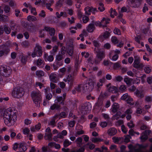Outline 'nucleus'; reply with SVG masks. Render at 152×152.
Instances as JSON below:
<instances>
[{
	"mask_svg": "<svg viewBox=\"0 0 152 152\" xmlns=\"http://www.w3.org/2000/svg\"><path fill=\"white\" fill-rule=\"evenodd\" d=\"M49 77L50 80L54 83H56L57 81V76L54 73H51L49 75Z\"/></svg>",
	"mask_w": 152,
	"mask_h": 152,
	"instance_id": "dca6fc26",
	"label": "nucleus"
},
{
	"mask_svg": "<svg viewBox=\"0 0 152 152\" xmlns=\"http://www.w3.org/2000/svg\"><path fill=\"white\" fill-rule=\"evenodd\" d=\"M12 69L9 66H4L0 67V80H1L2 76L5 77H8L12 73Z\"/></svg>",
	"mask_w": 152,
	"mask_h": 152,
	"instance_id": "7ed1b4c3",
	"label": "nucleus"
},
{
	"mask_svg": "<svg viewBox=\"0 0 152 152\" xmlns=\"http://www.w3.org/2000/svg\"><path fill=\"white\" fill-rule=\"evenodd\" d=\"M90 7H87L85 8V15H89L91 14Z\"/></svg>",
	"mask_w": 152,
	"mask_h": 152,
	"instance_id": "e433bc0d",
	"label": "nucleus"
},
{
	"mask_svg": "<svg viewBox=\"0 0 152 152\" xmlns=\"http://www.w3.org/2000/svg\"><path fill=\"white\" fill-rule=\"evenodd\" d=\"M89 20V18L86 15H84L83 18V21L84 23H86L88 22Z\"/></svg>",
	"mask_w": 152,
	"mask_h": 152,
	"instance_id": "680f3d73",
	"label": "nucleus"
},
{
	"mask_svg": "<svg viewBox=\"0 0 152 152\" xmlns=\"http://www.w3.org/2000/svg\"><path fill=\"white\" fill-rule=\"evenodd\" d=\"M119 90L122 92H124L125 91L126 89V87L124 85H121L119 88Z\"/></svg>",
	"mask_w": 152,
	"mask_h": 152,
	"instance_id": "338daca9",
	"label": "nucleus"
},
{
	"mask_svg": "<svg viewBox=\"0 0 152 152\" xmlns=\"http://www.w3.org/2000/svg\"><path fill=\"white\" fill-rule=\"evenodd\" d=\"M118 97L117 95H112L110 98L111 100L113 102L116 101L117 100Z\"/></svg>",
	"mask_w": 152,
	"mask_h": 152,
	"instance_id": "4d7b16f0",
	"label": "nucleus"
},
{
	"mask_svg": "<svg viewBox=\"0 0 152 152\" xmlns=\"http://www.w3.org/2000/svg\"><path fill=\"white\" fill-rule=\"evenodd\" d=\"M64 100L62 96H57L55 100V102L56 103L59 102L61 104H63L64 102L63 101Z\"/></svg>",
	"mask_w": 152,
	"mask_h": 152,
	"instance_id": "cd10ccee",
	"label": "nucleus"
},
{
	"mask_svg": "<svg viewBox=\"0 0 152 152\" xmlns=\"http://www.w3.org/2000/svg\"><path fill=\"white\" fill-rule=\"evenodd\" d=\"M21 45L22 47L25 48H28L30 45V43L27 41H25L22 42Z\"/></svg>",
	"mask_w": 152,
	"mask_h": 152,
	"instance_id": "7c9ffc66",
	"label": "nucleus"
},
{
	"mask_svg": "<svg viewBox=\"0 0 152 152\" xmlns=\"http://www.w3.org/2000/svg\"><path fill=\"white\" fill-rule=\"evenodd\" d=\"M113 32L115 34L118 35H121V32L120 30L117 28H115L113 30Z\"/></svg>",
	"mask_w": 152,
	"mask_h": 152,
	"instance_id": "a19ab883",
	"label": "nucleus"
},
{
	"mask_svg": "<svg viewBox=\"0 0 152 152\" xmlns=\"http://www.w3.org/2000/svg\"><path fill=\"white\" fill-rule=\"evenodd\" d=\"M129 95L127 93H126L123 94L121 98V99L123 100H125L127 99L129 97Z\"/></svg>",
	"mask_w": 152,
	"mask_h": 152,
	"instance_id": "3c124183",
	"label": "nucleus"
},
{
	"mask_svg": "<svg viewBox=\"0 0 152 152\" xmlns=\"http://www.w3.org/2000/svg\"><path fill=\"white\" fill-rule=\"evenodd\" d=\"M95 27L92 22L90 23L86 28L87 31L89 32H92L95 29Z\"/></svg>",
	"mask_w": 152,
	"mask_h": 152,
	"instance_id": "2eb2a0df",
	"label": "nucleus"
},
{
	"mask_svg": "<svg viewBox=\"0 0 152 152\" xmlns=\"http://www.w3.org/2000/svg\"><path fill=\"white\" fill-rule=\"evenodd\" d=\"M84 84H80L76 86L75 88V90L79 92H84L86 90V86Z\"/></svg>",
	"mask_w": 152,
	"mask_h": 152,
	"instance_id": "6e6552de",
	"label": "nucleus"
},
{
	"mask_svg": "<svg viewBox=\"0 0 152 152\" xmlns=\"http://www.w3.org/2000/svg\"><path fill=\"white\" fill-rule=\"evenodd\" d=\"M36 75L39 77H40L44 76L45 75L44 72L41 70H38L36 72Z\"/></svg>",
	"mask_w": 152,
	"mask_h": 152,
	"instance_id": "f704fd0d",
	"label": "nucleus"
},
{
	"mask_svg": "<svg viewBox=\"0 0 152 152\" xmlns=\"http://www.w3.org/2000/svg\"><path fill=\"white\" fill-rule=\"evenodd\" d=\"M96 56L102 60L105 57V53L102 50H99L97 52Z\"/></svg>",
	"mask_w": 152,
	"mask_h": 152,
	"instance_id": "a211bd4d",
	"label": "nucleus"
},
{
	"mask_svg": "<svg viewBox=\"0 0 152 152\" xmlns=\"http://www.w3.org/2000/svg\"><path fill=\"white\" fill-rule=\"evenodd\" d=\"M27 18L28 20L30 21H35L37 20V19L35 17L31 15H28Z\"/></svg>",
	"mask_w": 152,
	"mask_h": 152,
	"instance_id": "58836bf2",
	"label": "nucleus"
},
{
	"mask_svg": "<svg viewBox=\"0 0 152 152\" xmlns=\"http://www.w3.org/2000/svg\"><path fill=\"white\" fill-rule=\"evenodd\" d=\"M74 79L75 77L74 76L69 75L66 78L63 79V80L66 82H67L70 86H72L74 84Z\"/></svg>",
	"mask_w": 152,
	"mask_h": 152,
	"instance_id": "0eeeda50",
	"label": "nucleus"
},
{
	"mask_svg": "<svg viewBox=\"0 0 152 152\" xmlns=\"http://www.w3.org/2000/svg\"><path fill=\"white\" fill-rule=\"evenodd\" d=\"M111 41L114 44H116L118 42L117 38L115 37H113L111 38Z\"/></svg>",
	"mask_w": 152,
	"mask_h": 152,
	"instance_id": "774afa93",
	"label": "nucleus"
},
{
	"mask_svg": "<svg viewBox=\"0 0 152 152\" xmlns=\"http://www.w3.org/2000/svg\"><path fill=\"white\" fill-rule=\"evenodd\" d=\"M30 9L31 10V14L34 15H37V13L36 11V10L35 8L32 7Z\"/></svg>",
	"mask_w": 152,
	"mask_h": 152,
	"instance_id": "e2e57ef3",
	"label": "nucleus"
},
{
	"mask_svg": "<svg viewBox=\"0 0 152 152\" xmlns=\"http://www.w3.org/2000/svg\"><path fill=\"white\" fill-rule=\"evenodd\" d=\"M45 30L46 31H48L49 32V34L51 36L53 35L55 33V30L54 28H51L50 27L46 26L44 28V29L43 30V31Z\"/></svg>",
	"mask_w": 152,
	"mask_h": 152,
	"instance_id": "4468645a",
	"label": "nucleus"
},
{
	"mask_svg": "<svg viewBox=\"0 0 152 152\" xmlns=\"http://www.w3.org/2000/svg\"><path fill=\"white\" fill-rule=\"evenodd\" d=\"M74 45L73 44L72 42L70 43V44L68 45V47L67 48L66 52L68 55L70 56H72L74 53Z\"/></svg>",
	"mask_w": 152,
	"mask_h": 152,
	"instance_id": "f8f14e48",
	"label": "nucleus"
},
{
	"mask_svg": "<svg viewBox=\"0 0 152 152\" xmlns=\"http://www.w3.org/2000/svg\"><path fill=\"white\" fill-rule=\"evenodd\" d=\"M123 79V77L120 76L118 75L115 76L113 79V80L115 82H120Z\"/></svg>",
	"mask_w": 152,
	"mask_h": 152,
	"instance_id": "2f4dec72",
	"label": "nucleus"
},
{
	"mask_svg": "<svg viewBox=\"0 0 152 152\" xmlns=\"http://www.w3.org/2000/svg\"><path fill=\"white\" fill-rule=\"evenodd\" d=\"M4 9L5 12L7 13L10 12V8L8 6L5 5L4 7Z\"/></svg>",
	"mask_w": 152,
	"mask_h": 152,
	"instance_id": "bf43d9fd",
	"label": "nucleus"
},
{
	"mask_svg": "<svg viewBox=\"0 0 152 152\" xmlns=\"http://www.w3.org/2000/svg\"><path fill=\"white\" fill-rule=\"evenodd\" d=\"M110 35V34L109 32L105 31L100 36V37L102 39H106L109 37Z\"/></svg>",
	"mask_w": 152,
	"mask_h": 152,
	"instance_id": "a878e982",
	"label": "nucleus"
},
{
	"mask_svg": "<svg viewBox=\"0 0 152 152\" xmlns=\"http://www.w3.org/2000/svg\"><path fill=\"white\" fill-rule=\"evenodd\" d=\"M119 107V104L118 103L114 102L111 108V111L113 113H115L118 110Z\"/></svg>",
	"mask_w": 152,
	"mask_h": 152,
	"instance_id": "ddd939ff",
	"label": "nucleus"
},
{
	"mask_svg": "<svg viewBox=\"0 0 152 152\" xmlns=\"http://www.w3.org/2000/svg\"><path fill=\"white\" fill-rule=\"evenodd\" d=\"M141 0H127L128 6L133 7H136L139 6Z\"/></svg>",
	"mask_w": 152,
	"mask_h": 152,
	"instance_id": "423d86ee",
	"label": "nucleus"
},
{
	"mask_svg": "<svg viewBox=\"0 0 152 152\" xmlns=\"http://www.w3.org/2000/svg\"><path fill=\"white\" fill-rule=\"evenodd\" d=\"M60 107V106L59 105L56 104H54L51 106L50 109L52 110H58L59 109Z\"/></svg>",
	"mask_w": 152,
	"mask_h": 152,
	"instance_id": "473e14b6",
	"label": "nucleus"
},
{
	"mask_svg": "<svg viewBox=\"0 0 152 152\" xmlns=\"http://www.w3.org/2000/svg\"><path fill=\"white\" fill-rule=\"evenodd\" d=\"M98 9L100 12H103L105 10L103 4L102 3H100L99 4Z\"/></svg>",
	"mask_w": 152,
	"mask_h": 152,
	"instance_id": "79ce46f5",
	"label": "nucleus"
},
{
	"mask_svg": "<svg viewBox=\"0 0 152 152\" xmlns=\"http://www.w3.org/2000/svg\"><path fill=\"white\" fill-rule=\"evenodd\" d=\"M110 16L113 18L115 16L117 15V13L115 10H113L112 8H111L110 11Z\"/></svg>",
	"mask_w": 152,
	"mask_h": 152,
	"instance_id": "c756f323",
	"label": "nucleus"
},
{
	"mask_svg": "<svg viewBox=\"0 0 152 152\" xmlns=\"http://www.w3.org/2000/svg\"><path fill=\"white\" fill-rule=\"evenodd\" d=\"M42 54V47L39 44L37 43L36 44L34 48V52L31 54L32 57L34 58L36 56L40 57Z\"/></svg>",
	"mask_w": 152,
	"mask_h": 152,
	"instance_id": "39448f33",
	"label": "nucleus"
},
{
	"mask_svg": "<svg viewBox=\"0 0 152 152\" xmlns=\"http://www.w3.org/2000/svg\"><path fill=\"white\" fill-rule=\"evenodd\" d=\"M140 138L142 141H144L148 139V136L145 133H143Z\"/></svg>",
	"mask_w": 152,
	"mask_h": 152,
	"instance_id": "6e6d98bb",
	"label": "nucleus"
},
{
	"mask_svg": "<svg viewBox=\"0 0 152 152\" xmlns=\"http://www.w3.org/2000/svg\"><path fill=\"white\" fill-rule=\"evenodd\" d=\"M10 26L12 30H15V29L16 24L14 20H10Z\"/></svg>",
	"mask_w": 152,
	"mask_h": 152,
	"instance_id": "72a5a7b5",
	"label": "nucleus"
},
{
	"mask_svg": "<svg viewBox=\"0 0 152 152\" xmlns=\"http://www.w3.org/2000/svg\"><path fill=\"white\" fill-rule=\"evenodd\" d=\"M49 88H47L45 89V92L46 94V99L49 101L50 99L52 98V96L51 93H48V91L49 90Z\"/></svg>",
	"mask_w": 152,
	"mask_h": 152,
	"instance_id": "aec40b11",
	"label": "nucleus"
},
{
	"mask_svg": "<svg viewBox=\"0 0 152 152\" xmlns=\"http://www.w3.org/2000/svg\"><path fill=\"white\" fill-rule=\"evenodd\" d=\"M133 99L132 98L129 96V97L127 98V102L129 104L131 105H134V102H133Z\"/></svg>",
	"mask_w": 152,
	"mask_h": 152,
	"instance_id": "ea45409f",
	"label": "nucleus"
},
{
	"mask_svg": "<svg viewBox=\"0 0 152 152\" xmlns=\"http://www.w3.org/2000/svg\"><path fill=\"white\" fill-rule=\"evenodd\" d=\"M152 99L151 96H147L145 97V102L147 103H151L152 102Z\"/></svg>",
	"mask_w": 152,
	"mask_h": 152,
	"instance_id": "a18cd8bd",
	"label": "nucleus"
},
{
	"mask_svg": "<svg viewBox=\"0 0 152 152\" xmlns=\"http://www.w3.org/2000/svg\"><path fill=\"white\" fill-rule=\"evenodd\" d=\"M66 52V49L65 48L64 46L61 47V48L60 51V54L64 55Z\"/></svg>",
	"mask_w": 152,
	"mask_h": 152,
	"instance_id": "69168bd1",
	"label": "nucleus"
},
{
	"mask_svg": "<svg viewBox=\"0 0 152 152\" xmlns=\"http://www.w3.org/2000/svg\"><path fill=\"white\" fill-rule=\"evenodd\" d=\"M19 149L20 151L23 152L26 151L27 149L26 144L24 143H20L19 145Z\"/></svg>",
	"mask_w": 152,
	"mask_h": 152,
	"instance_id": "393cba45",
	"label": "nucleus"
},
{
	"mask_svg": "<svg viewBox=\"0 0 152 152\" xmlns=\"http://www.w3.org/2000/svg\"><path fill=\"white\" fill-rule=\"evenodd\" d=\"M102 60L101 59L99 58V57L96 56V58L94 61V63L95 64H99Z\"/></svg>",
	"mask_w": 152,
	"mask_h": 152,
	"instance_id": "5fc2aeb1",
	"label": "nucleus"
},
{
	"mask_svg": "<svg viewBox=\"0 0 152 152\" xmlns=\"http://www.w3.org/2000/svg\"><path fill=\"white\" fill-rule=\"evenodd\" d=\"M134 94L137 96L141 98L143 97L144 96V92L141 90H137Z\"/></svg>",
	"mask_w": 152,
	"mask_h": 152,
	"instance_id": "f3484780",
	"label": "nucleus"
},
{
	"mask_svg": "<svg viewBox=\"0 0 152 152\" xmlns=\"http://www.w3.org/2000/svg\"><path fill=\"white\" fill-rule=\"evenodd\" d=\"M144 70L145 73H149L151 71V68L150 66H146L144 67Z\"/></svg>",
	"mask_w": 152,
	"mask_h": 152,
	"instance_id": "864d4df0",
	"label": "nucleus"
},
{
	"mask_svg": "<svg viewBox=\"0 0 152 152\" xmlns=\"http://www.w3.org/2000/svg\"><path fill=\"white\" fill-rule=\"evenodd\" d=\"M72 142L69 141L68 139H65L64 142V147H66L71 144Z\"/></svg>",
	"mask_w": 152,
	"mask_h": 152,
	"instance_id": "4c0bfd02",
	"label": "nucleus"
},
{
	"mask_svg": "<svg viewBox=\"0 0 152 152\" xmlns=\"http://www.w3.org/2000/svg\"><path fill=\"white\" fill-rule=\"evenodd\" d=\"M27 61V57L26 56H23L21 59V62L24 64L26 63Z\"/></svg>",
	"mask_w": 152,
	"mask_h": 152,
	"instance_id": "0e129e2a",
	"label": "nucleus"
},
{
	"mask_svg": "<svg viewBox=\"0 0 152 152\" xmlns=\"http://www.w3.org/2000/svg\"><path fill=\"white\" fill-rule=\"evenodd\" d=\"M91 140L93 142L95 143L98 142H101L103 141V139H101L99 138L93 137L92 138Z\"/></svg>",
	"mask_w": 152,
	"mask_h": 152,
	"instance_id": "c03bdc74",
	"label": "nucleus"
},
{
	"mask_svg": "<svg viewBox=\"0 0 152 152\" xmlns=\"http://www.w3.org/2000/svg\"><path fill=\"white\" fill-rule=\"evenodd\" d=\"M24 94V90L22 88L17 87L12 91V95L14 98H20L23 96Z\"/></svg>",
	"mask_w": 152,
	"mask_h": 152,
	"instance_id": "20e7f679",
	"label": "nucleus"
},
{
	"mask_svg": "<svg viewBox=\"0 0 152 152\" xmlns=\"http://www.w3.org/2000/svg\"><path fill=\"white\" fill-rule=\"evenodd\" d=\"M17 111L14 109L9 108L5 110L3 114L5 124L8 126L13 125L17 120Z\"/></svg>",
	"mask_w": 152,
	"mask_h": 152,
	"instance_id": "f257e3e1",
	"label": "nucleus"
},
{
	"mask_svg": "<svg viewBox=\"0 0 152 152\" xmlns=\"http://www.w3.org/2000/svg\"><path fill=\"white\" fill-rule=\"evenodd\" d=\"M116 129L114 128L110 129L108 131V133L110 135L113 136L115 135L117 133Z\"/></svg>",
	"mask_w": 152,
	"mask_h": 152,
	"instance_id": "412c9836",
	"label": "nucleus"
},
{
	"mask_svg": "<svg viewBox=\"0 0 152 152\" xmlns=\"http://www.w3.org/2000/svg\"><path fill=\"white\" fill-rule=\"evenodd\" d=\"M54 59V57L52 55L48 56L47 54L45 55V61H52Z\"/></svg>",
	"mask_w": 152,
	"mask_h": 152,
	"instance_id": "bb28decb",
	"label": "nucleus"
},
{
	"mask_svg": "<svg viewBox=\"0 0 152 152\" xmlns=\"http://www.w3.org/2000/svg\"><path fill=\"white\" fill-rule=\"evenodd\" d=\"M4 31L7 34H9L11 32V30L10 28H9L8 26H4Z\"/></svg>",
	"mask_w": 152,
	"mask_h": 152,
	"instance_id": "8fccbe9b",
	"label": "nucleus"
},
{
	"mask_svg": "<svg viewBox=\"0 0 152 152\" xmlns=\"http://www.w3.org/2000/svg\"><path fill=\"white\" fill-rule=\"evenodd\" d=\"M133 66L136 68H142L143 66V65L140 63V58H138L135 59L133 63Z\"/></svg>",
	"mask_w": 152,
	"mask_h": 152,
	"instance_id": "9b49d317",
	"label": "nucleus"
},
{
	"mask_svg": "<svg viewBox=\"0 0 152 152\" xmlns=\"http://www.w3.org/2000/svg\"><path fill=\"white\" fill-rule=\"evenodd\" d=\"M46 140H51L52 139V134L51 133H46L44 137Z\"/></svg>",
	"mask_w": 152,
	"mask_h": 152,
	"instance_id": "c85d7f7f",
	"label": "nucleus"
},
{
	"mask_svg": "<svg viewBox=\"0 0 152 152\" xmlns=\"http://www.w3.org/2000/svg\"><path fill=\"white\" fill-rule=\"evenodd\" d=\"M68 20V22L70 24L74 23H75V19L73 17H72L71 18H67Z\"/></svg>",
	"mask_w": 152,
	"mask_h": 152,
	"instance_id": "13d9d810",
	"label": "nucleus"
},
{
	"mask_svg": "<svg viewBox=\"0 0 152 152\" xmlns=\"http://www.w3.org/2000/svg\"><path fill=\"white\" fill-rule=\"evenodd\" d=\"M64 58V55L60 54V53H59L56 56V62H61Z\"/></svg>",
	"mask_w": 152,
	"mask_h": 152,
	"instance_id": "5701e85b",
	"label": "nucleus"
},
{
	"mask_svg": "<svg viewBox=\"0 0 152 152\" xmlns=\"http://www.w3.org/2000/svg\"><path fill=\"white\" fill-rule=\"evenodd\" d=\"M92 23H93V24L95 25L96 26H101L102 24V23L101 22H100L99 21H95L94 20H93L92 21Z\"/></svg>",
	"mask_w": 152,
	"mask_h": 152,
	"instance_id": "09e8293b",
	"label": "nucleus"
},
{
	"mask_svg": "<svg viewBox=\"0 0 152 152\" xmlns=\"http://www.w3.org/2000/svg\"><path fill=\"white\" fill-rule=\"evenodd\" d=\"M132 80V79L128 77H126L124 79V82L128 86H130L131 85Z\"/></svg>",
	"mask_w": 152,
	"mask_h": 152,
	"instance_id": "b1692460",
	"label": "nucleus"
},
{
	"mask_svg": "<svg viewBox=\"0 0 152 152\" xmlns=\"http://www.w3.org/2000/svg\"><path fill=\"white\" fill-rule=\"evenodd\" d=\"M62 65V63L61 62H56L52 65L53 69L54 70H57L59 66Z\"/></svg>",
	"mask_w": 152,
	"mask_h": 152,
	"instance_id": "6ab92c4d",
	"label": "nucleus"
},
{
	"mask_svg": "<svg viewBox=\"0 0 152 152\" xmlns=\"http://www.w3.org/2000/svg\"><path fill=\"white\" fill-rule=\"evenodd\" d=\"M58 49V48L57 46L55 45L53 47L51 52L52 54L53 55H55L56 53L57 52Z\"/></svg>",
	"mask_w": 152,
	"mask_h": 152,
	"instance_id": "49530a36",
	"label": "nucleus"
},
{
	"mask_svg": "<svg viewBox=\"0 0 152 152\" xmlns=\"http://www.w3.org/2000/svg\"><path fill=\"white\" fill-rule=\"evenodd\" d=\"M84 84L86 86V90H91L94 87V82L91 79H88L86 81V83Z\"/></svg>",
	"mask_w": 152,
	"mask_h": 152,
	"instance_id": "1a4fd4ad",
	"label": "nucleus"
},
{
	"mask_svg": "<svg viewBox=\"0 0 152 152\" xmlns=\"http://www.w3.org/2000/svg\"><path fill=\"white\" fill-rule=\"evenodd\" d=\"M97 106L101 108L103 105V102L102 100H99L96 104Z\"/></svg>",
	"mask_w": 152,
	"mask_h": 152,
	"instance_id": "052dcab7",
	"label": "nucleus"
},
{
	"mask_svg": "<svg viewBox=\"0 0 152 152\" xmlns=\"http://www.w3.org/2000/svg\"><path fill=\"white\" fill-rule=\"evenodd\" d=\"M56 116H55L50 121L49 124L50 125L52 126L53 127H54L55 126L56 124Z\"/></svg>",
	"mask_w": 152,
	"mask_h": 152,
	"instance_id": "37998d69",
	"label": "nucleus"
},
{
	"mask_svg": "<svg viewBox=\"0 0 152 152\" xmlns=\"http://www.w3.org/2000/svg\"><path fill=\"white\" fill-rule=\"evenodd\" d=\"M2 47V49L0 50V57L4 55H7L10 52L9 49L6 46L2 45L1 47Z\"/></svg>",
	"mask_w": 152,
	"mask_h": 152,
	"instance_id": "9d476101",
	"label": "nucleus"
},
{
	"mask_svg": "<svg viewBox=\"0 0 152 152\" xmlns=\"http://www.w3.org/2000/svg\"><path fill=\"white\" fill-rule=\"evenodd\" d=\"M63 1L64 3H65L69 6H72L73 4V1L72 0H61Z\"/></svg>",
	"mask_w": 152,
	"mask_h": 152,
	"instance_id": "c9c22d12",
	"label": "nucleus"
},
{
	"mask_svg": "<svg viewBox=\"0 0 152 152\" xmlns=\"http://www.w3.org/2000/svg\"><path fill=\"white\" fill-rule=\"evenodd\" d=\"M43 62L44 61L43 60L39 58L37 61V65L38 66L40 67V66L42 65Z\"/></svg>",
	"mask_w": 152,
	"mask_h": 152,
	"instance_id": "de8ad7c7",
	"label": "nucleus"
},
{
	"mask_svg": "<svg viewBox=\"0 0 152 152\" xmlns=\"http://www.w3.org/2000/svg\"><path fill=\"white\" fill-rule=\"evenodd\" d=\"M108 91L112 93H115L118 91L117 88L115 86H110L108 88Z\"/></svg>",
	"mask_w": 152,
	"mask_h": 152,
	"instance_id": "4be33fe9",
	"label": "nucleus"
},
{
	"mask_svg": "<svg viewBox=\"0 0 152 152\" xmlns=\"http://www.w3.org/2000/svg\"><path fill=\"white\" fill-rule=\"evenodd\" d=\"M32 101L35 106L37 107H40V104L42 101V98L41 92L39 91H33L31 94Z\"/></svg>",
	"mask_w": 152,
	"mask_h": 152,
	"instance_id": "f03ea898",
	"label": "nucleus"
},
{
	"mask_svg": "<svg viewBox=\"0 0 152 152\" xmlns=\"http://www.w3.org/2000/svg\"><path fill=\"white\" fill-rule=\"evenodd\" d=\"M30 132L29 129L27 127H26L23 129V133L25 135L28 134Z\"/></svg>",
	"mask_w": 152,
	"mask_h": 152,
	"instance_id": "603ef678",
	"label": "nucleus"
}]
</instances>
